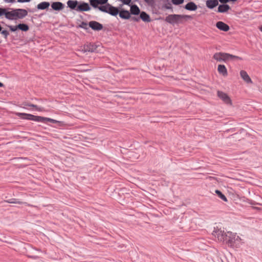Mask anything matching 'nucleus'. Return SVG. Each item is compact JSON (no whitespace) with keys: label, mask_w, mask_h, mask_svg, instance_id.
I'll return each mask as SVG.
<instances>
[{"label":"nucleus","mask_w":262,"mask_h":262,"mask_svg":"<svg viewBox=\"0 0 262 262\" xmlns=\"http://www.w3.org/2000/svg\"><path fill=\"white\" fill-rule=\"evenodd\" d=\"M213 58L217 61H223L225 62H227L230 60H234L235 59H242V58L238 56L224 52L215 53L213 55Z\"/></svg>","instance_id":"1"},{"label":"nucleus","mask_w":262,"mask_h":262,"mask_svg":"<svg viewBox=\"0 0 262 262\" xmlns=\"http://www.w3.org/2000/svg\"><path fill=\"white\" fill-rule=\"evenodd\" d=\"M185 18H191V17L190 15H187L170 14L165 17V21L174 25V24L182 23V19Z\"/></svg>","instance_id":"2"},{"label":"nucleus","mask_w":262,"mask_h":262,"mask_svg":"<svg viewBox=\"0 0 262 262\" xmlns=\"http://www.w3.org/2000/svg\"><path fill=\"white\" fill-rule=\"evenodd\" d=\"M98 9L102 12L108 13L114 16H117L119 12V10L118 8L113 6L110 4H107L104 6H99Z\"/></svg>","instance_id":"3"},{"label":"nucleus","mask_w":262,"mask_h":262,"mask_svg":"<svg viewBox=\"0 0 262 262\" xmlns=\"http://www.w3.org/2000/svg\"><path fill=\"white\" fill-rule=\"evenodd\" d=\"M225 242L229 246L232 247L234 246L235 242L239 241L240 237L236 235V233H233L230 231H228L225 235Z\"/></svg>","instance_id":"4"},{"label":"nucleus","mask_w":262,"mask_h":262,"mask_svg":"<svg viewBox=\"0 0 262 262\" xmlns=\"http://www.w3.org/2000/svg\"><path fill=\"white\" fill-rule=\"evenodd\" d=\"M16 115L24 120H31L38 122L39 121V116H35L30 114L17 113Z\"/></svg>","instance_id":"5"},{"label":"nucleus","mask_w":262,"mask_h":262,"mask_svg":"<svg viewBox=\"0 0 262 262\" xmlns=\"http://www.w3.org/2000/svg\"><path fill=\"white\" fill-rule=\"evenodd\" d=\"M226 233L221 229L214 228L212 235L216 237L219 241L224 242Z\"/></svg>","instance_id":"6"},{"label":"nucleus","mask_w":262,"mask_h":262,"mask_svg":"<svg viewBox=\"0 0 262 262\" xmlns=\"http://www.w3.org/2000/svg\"><path fill=\"white\" fill-rule=\"evenodd\" d=\"M15 10V19H23L28 15V11L24 9H16Z\"/></svg>","instance_id":"7"},{"label":"nucleus","mask_w":262,"mask_h":262,"mask_svg":"<svg viewBox=\"0 0 262 262\" xmlns=\"http://www.w3.org/2000/svg\"><path fill=\"white\" fill-rule=\"evenodd\" d=\"M217 96L226 104H230V105L232 104L231 100L227 94H226L222 91H218L217 92Z\"/></svg>","instance_id":"8"},{"label":"nucleus","mask_w":262,"mask_h":262,"mask_svg":"<svg viewBox=\"0 0 262 262\" xmlns=\"http://www.w3.org/2000/svg\"><path fill=\"white\" fill-rule=\"evenodd\" d=\"M89 26V27L95 31H100L103 28V25L101 24L94 20L90 21Z\"/></svg>","instance_id":"9"},{"label":"nucleus","mask_w":262,"mask_h":262,"mask_svg":"<svg viewBox=\"0 0 262 262\" xmlns=\"http://www.w3.org/2000/svg\"><path fill=\"white\" fill-rule=\"evenodd\" d=\"M216 27L219 30L225 32H227L230 29L229 26L228 25L221 21L216 23Z\"/></svg>","instance_id":"10"},{"label":"nucleus","mask_w":262,"mask_h":262,"mask_svg":"<svg viewBox=\"0 0 262 262\" xmlns=\"http://www.w3.org/2000/svg\"><path fill=\"white\" fill-rule=\"evenodd\" d=\"M90 9L91 7L89 5L86 3L83 2L77 6L76 10L77 11H88Z\"/></svg>","instance_id":"11"},{"label":"nucleus","mask_w":262,"mask_h":262,"mask_svg":"<svg viewBox=\"0 0 262 262\" xmlns=\"http://www.w3.org/2000/svg\"><path fill=\"white\" fill-rule=\"evenodd\" d=\"M97 47L94 44L89 43L87 45H85L83 46V49H82V51L84 52H95L96 50Z\"/></svg>","instance_id":"12"},{"label":"nucleus","mask_w":262,"mask_h":262,"mask_svg":"<svg viewBox=\"0 0 262 262\" xmlns=\"http://www.w3.org/2000/svg\"><path fill=\"white\" fill-rule=\"evenodd\" d=\"M64 5L61 2H53L51 4L52 8L56 11L61 10L64 8Z\"/></svg>","instance_id":"13"},{"label":"nucleus","mask_w":262,"mask_h":262,"mask_svg":"<svg viewBox=\"0 0 262 262\" xmlns=\"http://www.w3.org/2000/svg\"><path fill=\"white\" fill-rule=\"evenodd\" d=\"M240 75L242 78L247 83H252V81L251 79L247 74V73L244 70H242L240 72Z\"/></svg>","instance_id":"14"},{"label":"nucleus","mask_w":262,"mask_h":262,"mask_svg":"<svg viewBox=\"0 0 262 262\" xmlns=\"http://www.w3.org/2000/svg\"><path fill=\"white\" fill-rule=\"evenodd\" d=\"M217 71L220 74L224 77L228 75V72L226 67L223 64H219L217 67Z\"/></svg>","instance_id":"15"},{"label":"nucleus","mask_w":262,"mask_h":262,"mask_svg":"<svg viewBox=\"0 0 262 262\" xmlns=\"http://www.w3.org/2000/svg\"><path fill=\"white\" fill-rule=\"evenodd\" d=\"M207 8L212 9L219 5L218 0H207L206 2Z\"/></svg>","instance_id":"16"},{"label":"nucleus","mask_w":262,"mask_h":262,"mask_svg":"<svg viewBox=\"0 0 262 262\" xmlns=\"http://www.w3.org/2000/svg\"><path fill=\"white\" fill-rule=\"evenodd\" d=\"M119 16L124 19H128L130 18V13L128 11L125 10H122L119 12Z\"/></svg>","instance_id":"17"},{"label":"nucleus","mask_w":262,"mask_h":262,"mask_svg":"<svg viewBox=\"0 0 262 262\" xmlns=\"http://www.w3.org/2000/svg\"><path fill=\"white\" fill-rule=\"evenodd\" d=\"M185 9L189 11H195L197 9V5L192 2H189L184 7Z\"/></svg>","instance_id":"18"},{"label":"nucleus","mask_w":262,"mask_h":262,"mask_svg":"<svg viewBox=\"0 0 262 262\" xmlns=\"http://www.w3.org/2000/svg\"><path fill=\"white\" fill-rule=\"evenodd\" d=\"M68 7L73 10H76L77 7L78 2L76 0H69L67 3Z\"/></svg>","instance_id":"19"},{"label":"nucleus","mask_w":262,"mask_h":262,"mask_svg":"<svg viewBox=\"0 0 262 262\" xmlns=\"http://www.w3.org/2000/svg\"><path fill=\"white\" fill-rule=\"evenodd\" d=\"M130 13L135 15H138L140 13V10L136 5H132L130 6Z\"/></svg>","instance_id":"20"},{"label":"nucleus","mask_w":262,"mask_h":262,"mask_svg":"<svg viewBox=\"0 0 262 262\" xmlns=\"http://www.w3.org/2000/svg\"><path fill=\"white\" fill-rule=\"evenodd\" d=\"M230 9V6L227 4L220 5L218 7L217 12L220 13H225Z\"/></svg>","instance_id":"21"},{"label":"nucleus","mask_w":262,"mask_h":262,"mask_svg":"<svg viewBox=\"0 0 262 262\" xmlns=\"http://www.w3.org/2000/svg\"><path fill=\"white\" fill-rule=\"evenodd\" d=\"M140 18L145 22H150L151 21L149 15L144 11L140 13Z\"/></svg>","instance_id":"22"},{"label":"nucleus","mask_w":262,"mask_h":262,"mask_svg":"<svg viewBox=\"0 0 262 262\" xmlns=\"http://www.w3.org/2000/svg\"><path fill=\"white\" fill-rule=\"evenodd\" d=\"M5 17L9 20L15 19V10H13L11 11H6Z\"/></svg>","instance_id":"23"},{"label":"nucleus","mask_w":262,"mask_h":262,"mask_svg":"<svg viewBox=\"0 0 262 262\" xmlns=\"http://www.w3.org/2000/svg\"><path fill=\"white\" fill-rule=\"evenodd\" d=\"M39 122H45L46 121H48V122H51L53 123H56L58 122V121L54 120L53 119H51V118H47V117H41V116H39Z\"/></svg>","instance_id":"24"},{"label":"nucleus","mask_w":262,"mask_h":262,"mask_svg":"<svg viewBox=\"0 0 262 262\" xmlns=\"http://www.w3.org/2000/svg\"><path fill=\"white\" fill-rule=\"evenodd\" d=\"M6 202L8 203H13V204H25L26 205L29 206L26 202H23L21 201H19L18 199L12 198L8 200L5 201Z\"/></svg>","instance_id":"25"},{"label":"nucleus","mask_w":262,"mask_h":262,"mask_svg":"<svg viewBox=\"0 0 262 262\" xmlns=\"http://www.w3.org/2000/svg\"><path fill=\"white\" fill-rule=\"evenodd\" d=\"M50 6V3L47 2H43L37 6V8L39 10H45L47 9Z\"/></svg>","instance_id":"26"},{"label":"nucleus","mask_w":262,"mask_h":262,"mask_svg":"<svg viewBox=\"0 0 262 262\" xmlns=\"http://www.w3.org/2000/svg\"><path fill=\"white\" fill-rule=\"evenodd\" d=\"M17 28H18V29L25 32L28 31L29 29L28 25L25 24H19L17 25Z\"/></svg>","instance_id":"27"},{"label":"nucleus","mask_w":262,"mask_h":262,"mask_svg":"<svg viewBox=\"0 0 262 262\" xmlns=\"http://www.w3.org/2000/svg\"><path fill=\"white\" fill-rule=\"evenodd\" d=\"M215 193L217 194V195L224 201L227 202V199L225 195L222 193V192L219 190H216L215 191Z\"/></svg>","instance_id":"28"},{"label":"nucleus","mask_w":262,"mask_h":262,"mask_svg":"<svg viewBox=\"0 0 262 262\" xmlns=\"http://www.w3.org/2000/svg\"><path fill=\"white\" fill-rule=\"evenodd\" d=\"M91 5L95 8H98V5H99L98 0H90Z\"/></svg>","instance_id":"29"},{"label":"nucleus","mask_w":262,"mask_h":262,"mask_svg":"<svg viewBox=\"0 0 262 262\" xmlns=\"http://www.w3.org/2000/svg\"><path fill=\"white\" fill-rule=\"evenodd\" d=\"M79 28L84 29L85 30L89 29V27H88V24L84 21H82L81 24L79 26Z\"/></svg>","instance_id":"30"},{"label":"nucleus","mask_w":262,"mask_h":262,"mask_svg":"<svg viewBox=\"0 0 262 262\" xmlns=\"http://www.w3.org/2000/svg\"><path fill=\"white\" fill-rule=\"evenodd\" d=\"M172 3L174 5H180L184 2V0H171Z\"/></svg>","instance_id":"31"},{"label":"nucleus","mask_w":262,"mask_h":262,"mask_svg":"<svg viewBox=\"0 0 262 262\" xmlns=\"http://www.w3.org/2000/svg\"><path fill=\"white\" fill-rule=\"evenodd\" d=\"M1 32L2 33V34L4 36V37L6 39L7 38V37L9 35V32L8 31L6 30H3V31L2 30Z\"/></svg>","instance_id":"32"},{"label":"nucleus","mask_w":262,"mask_h":262,"mask_svg":"<svg viewBox=\"0 0 262 262\" xmlns=\"http://www.w3.org/2000/svg\"><path fill=\"white\" fill-rule=\"evenodd\" d=\"M8 27L10 29V30L12 31V32H15V31H16L17 29H18V28H17V25L15 26H8Z\"/></svg>","instance_id":"33"},{"label":"nucleus","mask_w":262,"mask_h":262,"mask_svg":"<svg viewBox=\"0 0 262 262\" xmlns=\"http://www.w3.org/2000/svg\"><path fill=\"white\" fill-rule=\"evenodd\" d=\"M32 107H34L35 108V110L39 112H41L43 111V108L41 107H39L37 105L34 104V105H32Z\"/></svg>","instance_id":"34"},{"label":"nucleus","mask_w":262,"mask_h":262,"mask_svg":"<svg viewBox=\"0 0 262 262\" xmlns=\"http://www.w3.org/2000/svg\"><path fill=\"white\" fill-rule=\"evenodd\" d=\"M6 9L5 8H0V16L5 15L6 13Z\"/></svg>","instance_id":"35"},{"label":"nucleus","mask_w":262,"mask_h":262,"mask_svg":"<svg viewBox=\"0 0 262 262\" xmlns=\"http://www.w3.org/2000/svg\"><path fill=\"white\" fill-rule=\"evenodd\" d=\"M124 4L129 5L131 2V0H120Z\"/></svg>","instance_id":"36"},{"label":"nucleus","mask_w":262,"mask_h":262,"mask_svg":"<svg viewBox=\"0 0 262 262\" xmlns=\"http://www.w3.org/2000/svg\"><path fill=\"white\" fill-rule=\"evenodd\" d=\"M23 105H24V106L23 107L24 108H25L26 106L32 107V105H34L33 104H31L28 102H24L23 103Z\"/></svg>","instance_id":"37"},{"label":"nucleus","mask_w":262,"mask_h":262,"mask_svg":"<svg viewBox=\"0 0 262 262\" xmlns=\"http://www.w3.org/2000/svg\"><path fill=\"white\" fill-rule=\"evenodd\" d=\"M108 0H98V2L99 4H107Z\"/></svg>","instance_id":"38"},{"label":"nucleus","mask_w":262,"mask_h":262,"mask_svg":"<svg viewBox=\"0 0 262 262\" xmlns=\"http://www.w3.org/2000/svg\"><path fill=\"white\" fill-rule=\"evenodd\" d=\"M130 18H131V20H134V21H136V22L139 21L140 20V17H136L134 16V17H130Z\"/></svg>","instance_id":"39"},{"label":"nucleus","mask_w":262,"mask_h":262,"mask_svg":"<svg viewBox=\"0 0 262 262\" xmlns=\"http://www.w3.org/2000/svg\"><path fill=\"white\" fill-rule=\"evenodd\" d=\"M148 5H151L154 3V0H144Z\"/></svg>","instance_id":"40"},{"label":"nucleus","mask_w":262,"mask_h":262,"mask_svg":"<svg viewBox=\"0 0 262 262\" xmlns=\"http://www.w3.org/2000/svg\"><path fill=\"white\" fill-rule=\"evenodd\" d=\"M219 1L223 4H226V3H228L229 0H218V2Z\"/></svg>","instance_id":"41"},{"label":"nucleus","mask_w":262,"mask_h":262,"mask_svg":"<svg viewBox=\"0 0 262 262\" xmlns=\"http://www.w3.org/2000/svg\"><path fill=\"white\" fill-rule=\"evenodd\" d=\"M31 0H17L19 3L29 2Z\"/></svg>","instance_id":"42"},{"label":"nucleus","mask_w":262,"mask_h":262,"mask_svg":"<svg viewBox=\"0 0 262 262\" xmlns=\"http://www.w3.org/2000/svg\"><path fill=\"white\" fill-rule=\"evenodd\" d=\"M165 8L166 9H171V11H173L172 7H171V5H170V6H165Z\"/></svg>","instance_id":"43"},{"label":"nucleus","mask_w":262,"mask_h":262,"mask_svg":"<svg viewBox=\"0 0 262 262\" xmlns=\"http://www.w3.org/2000/svg\"><path fill=\"white\" fill-rule=\"evenodd\" d=\"M6 3H13L15 2V0H4Z\"/></svg>","instance_id":"44"},{"label":"nucleus","mask_w":262,"mask_h":262,"mask_svg":"<svg viewBox=\"0 0 262 262\" xmlns=\"http://www.w3.org/2000/svg\"><path fill=\"white\" fill-rule=\"evenodd\" d=\"M28 257H31L33 259H36L38 258L37 256L28 255Z\"/></svg>","instance_id":"45"},{"label":"nucleus","mask_w":262,"mask_h":262,"mask_svg":"<svg viewBox=\"0 0 262 262\" xmlns=\"http://www.w3.org/2000/svg\"><path fill=\"white\" fill-rule=\"evenodd\" d=\"M4 86L3 83L0 82V87H3Z\"/></svg>","instance_id":"46"},{"label":"nucleus","mask_w":262,"mask_h":262,"mask_svg":"<svg viewBox=\"0 0 262 262\" xmlns=\"http://www.w3.org/2000/svg\"><path fill=\"white\" fill-rule=\"evenodd\" d=\"M237 1V0H229V1H231V2H235V1Z\"/></svg>","instance_id":"47"},{"label":"nucleus","mask_w":262,"mask_h":262,"mask_svg":"<svg viewBox=\"0 0 262 262\" xmlns=\"http://www.w3.org/2000/svg\"><path fill=\"white\" fill-rule=\"evenodd\" d=\"M2 29V28L1 26L0 25V32H1Z\"/></svg>","instance_id":"48"},{"label":"nucleus","mask_w":262,"mask_h":262,"mask_svg":"<svg viewBox=\"0 0 262 262\" xmlns=\"http://www.w3.org/2000/svg\"><path fill=\"white\" fill-rule=\"evenodd\" d=\"M260 30L262 32V26L260 28Z\"/></svg>","instance_id":"49"}]
</instances>
